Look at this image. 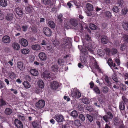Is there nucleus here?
I'll use <instances>...</instances> for the list:
<instances>
[{"label": "nucleus", "instance_id": "nucleus-1", "mask_svg": "<svg viewBox=\"0 0 128 128\" xmlns=\"http://www.w3.org/2000/svg\"><path fill=\"white\" fill-rule=\"evenodd\" d=\"M87 43V44L85 45V54L89 56H91V54L93 52V46L90 42H88Z\"/></svg>", "mask_w": 128, "mask_h": 128}, {"label": "nucleus", "instance_id": "nucleus-2", "mask_svg": "<svg viewBox=\"0 0 128 128\" xmlns=\"http://www.w3.org/2000/svg\"><path fill=\"white\" fill-rule=\"evenodd\" d=\"M42 78L46 81H49L53 80L54 78L50 74H46L44 72H43L41 74Z\"/></svg>", "mask_w": 128, "mask_h": 128}, {"label": "nucleus", "instance_id": "nucleus-3", "mask_svg": "<svg viewBox=\"0 0 128 128\" xmlns=\"http://www.w3.org/2000/svg\"><path fill=\"white\" fill-rule=\"evenodd\" d=\"M45 104V101L43 100H41L36 102L35 106L37 108L40 109L44 107Z\"/></svg>", "mask_w": 128, "mask_h": 128}, {"label": "nucleus", "instance_id": "nucleus-4", "mask_svg": "<svg viewBox=\"0 0 128 128\" xmlns=\"http://www.w3.org/2000/svg\"><path fill=\"white\" fill-rule=\"evenodd\" d=\"M5 18L7 20L12 22H14L15 20L14 15L12 13H8L6 16Z\"/></svg>", "mask_w": 128, "mask_h": 128}, {"label": "nucleus", "instance_id": "nucleus-5", "mask_svg": "<svg viewBox=\"0 0 128 128\" xmlns=\"http://www.w3.org/2000/svg\"><path fill=\"white\" fill-rule=\"evenodd\" d=\"M54 118L58 122H63L64 121H65L63 116L60 114H56L54 116Z\"/></svg>", "mask_w": 128, "mask_h": 128}, {"label": "nucleus", "instance_id": "nucleus-6", "mask_svg": "<svg viewBox=\"0 0 128 128\" xmlns=\"http://www.w3.org/2000/svg\"><path fill=\"white\" fill-rule=\"evenodd\" d=\"M106 114V115L104 116L102 118L106 122H107L108 119H112L113 116L112 113L110 112H107Z\"/></svg>", "mask_w": 128, "mask_h": 128}, {"label": "nucleus", "instance_id": "nucleus-7", "mask_svg": "<svg viewBox=\"0 0 128 128\" xmlns=\"http://www.w3.org/2000/svg\"><path fill=\"white\" fill-rule=\"evenodd\" d=\"M71 95L73 97H76L78 98L80 97L81 94L78 90H76V89L75 88L74 91L71 94Z\"/></svg>", "mask_w": 128, "mask_h": 128}, {"label": "nucleus", "instance_id": "nucleus-8", "mask_svg": "<svg viewBox=\"0 0 128 128\" xmlns=\"http://www.w3.org/2000/svg\"><path fill=\"white\" fill-rule=\"evenodd\" d=\"M59 86V84L56 81H53L50 82V87L53 90H56Z\"/></svg>", "mask_w": 128, "mask_h": 128}, {"label": "nucleus", "instance_id": "nucleus-9", "mask_svg": "<svg viewBox=\"0 0 128 128\" xmlns=\"http://www.w3.org/2000/svg\"><path fill=\"white\" fill-rule=\"evenodd\" d=\"M80 58L82 62L85 65H87L88 62L87 60L89 58L88 56L85 55H84L83 56H80Z\"/></svg>", "mask_w": 128, "mask_h": 128}, {"label": "nucleus", "instance_id": "nucleus-10", "mask_svg": "<svg viewBox=\"0 0 128 128\" xmlns=\"http://www.w3.org/2000/svg\"><path fill=\"white\" fill-rule=\"evenodd\" d=\"M14 123L18 128H23V125L21 122L18 119H15Z\"/></svg>", "mask_w": 128, "mask_h": 128}, {"label": "nucleus", "instance_id": "nucleus-11", "mask_svg": "<svg viewBox=\"0 0 128 128\" xmlns=\"http://www.w3.org/2000/svg\"><path fill=\"white\" fill-rule=\"evenodd\" d=\"M39 58L41 61H44L47 59V56L45 53L43 52H40L38 54Z\"/></svg>", "mask_w": 128, "mask_h": 128}, {"label": "nucleus", "instance_id": "nucleus-12", "mask_svg": "<svg viewBox=\"0 0 128 128\" xmlns=\"http://www.w3.org/2000/svg\"><path fill=\"white\" fill-rule=\"evenodd\" d=\"M2 40L3 43L6 44H9L10 41V37L7 36H4L2 39Z\"/></svg>", "mask_w": 128, "mask_h": 128}, {"label": "nucleus", "instance_id": "nucleus-13", "mask_svg": "<svg viewBox=\"0 0 128 128\" xmlns=\"http://www.w3.org/2000/svg\"><path fill=\"white\" fill-rule=\"evenodd\" d=\"M113 121L114 124L117 126H118L120 123L122 122L118 116L114 117L113 119Z\"/></svg>", "mask_w": 128, "mask_h": 128}, {"label": "nucleus", "instance_id": "nucleus-14", "mask_svg": "<svg viewBox=\"0 0 128 128\" xmlns=\"http://www.w3.org/2000/svg\"><path fill=\"white\" fill-rule=\"evenodd\" d=\"M25 10L26 13L28 14L32 13L34 10L32 6L31 5H29L26 7L25 8Z\"/></svg>", "mask_w": 128, "mask_h": 128}, {"label": "nucleus", "instance_id": "nucleus-15", "mask_svg": "<svg viewBox=\"0 0 128 128\" xmlns=\"http://www.w3.org/2000/svg\"><path fill=\"white\" fill-rule=\"evenodd\" d=\"M62 45L65 46L68 45L70 42V40L67 38H63L62 40Z\"/></svg>", "mask_w": 128, "mask_h": 128}, {"label": "nucleus", "instance_id": "nucleus-16", "mask_svg": "<svg viewBox=\"0 0 128 128\" xmlns=\"http://www.w3.org/2000/svg\"><path fill=\"white\" fill-rule=\"evenodd\" d=\"M14 10L17 14L20 17H22L23 14V11L21 8H17L15 9Z\"/></svg>", "mask_w": 128, "mask_h": 128}, {"label": "nucleus", "instance_id": "nucleus-17", "mask_svg": "<svg viewBox=\"0 0 128 128\" xmlns=\"http://www.w3.org/2000/svg\"><path fill=\"white\" fill-rule=\"evenodd\" d=\"M19 43L21 45L24 46L26 47L28 44V42L26 39L22 38L19 41Z\"/></svg>", "mask_w": 128, "mask_h": 128}, {"label": "nucleus", "instance_id": "nucleus-18", "mask_svg": "<svg viewBox=\"0 0 128 128\" xmlns=\"http://www.w3.org/2000/svg\"><path fill=\"white\" fill-rule=\"evenodd\" d=\"M125 3L123 0H118L116 4L119 7L122 8L125 4Z\"/></svg>", "mask_w": 128, "mask_h": 128}, {"label": "nucleus", "instance_id": "nucleus-19", "mask_svg": "<svg viewBox=\"0 0 128 128\" xmlns=\"http://www.w3.org/2000/svg\"><path fill=\"white\" fill-rule=\"evenodd\" d=\"M18 67L21 70H23L25 68L23 63L21 62H18L17 63Z\"/></svg>", "mask_w": 128, "mask_h": 128}, {"label": "nucleus", "instance_id": "nucleus-20", "mask_svg": "<svg viewBox=\"0 0 128 128\" xmlns=\"http://www.w3.org/2000/svg\"><path fill=\"white\" fill-rule=\"evenodd\" d=\"M71 24L74 27L77 26L78 24V21L75 19H71L70 21Z\"/></svg>", "mask_w": 128, "mask_h": 128}, {"label": "nucleus", "instance_id": "nucleus-21", "mask_svg": "<svg viewBox=\"0 0 128 128\" xmlns=\"http://www.w3.org/2000/svg\"><path fill=\"white\" fill-rule=\"evenodd\" d=\"M84 24H83L81 26L80 28L81 31H83V30H84V31L86 32H90V30L88 26H86L84 27Z\"/></svg>", "mask_w": 128, "mask_h": 128}, {"label": "nucleus", "instance_id": "nucleus-22", "mask_svg": "<svg viewBox=\"0 0 128 128\" xmlns=\"http://www.w3.org/2000/svg\"><path fill=\"white\" fill-rule=\"evenodd\" d=\"M12 47L13 48L16 50H18L20 48V44L16 42H14L12 44Z\"/></svg>", "mask_w": 128, "mask_h": 128}, {"label": "nucleus", "instance_id": "nucleus-23", "mask_svg": "<svg viewBox=\"0 0 128 128\" xmlns=\"http://www.w3.org/2000/svg\"><path fill=\"white\" fill-rule=\"evenodd\" d=\"M30 72L32 75L34 76H36L38 74V71L35 69H32L30 70Z\"/></svg>", "mask_w": 128, "mask_h": 128}, {"label": "nucleus", "instance_id": "nucleus-24", "mask_svg": "<svg viewBox=\"0 0 128 128\" xmlns=\"http://www.w3.org/2000/svg\"><path fill=\"white\" fill-rule=\"evenodd\" d=\"M52 70L56 73L58 72L59 70V68L57 65L54 64L52 65L51 67Z\"/></svg>", "mask_w": 128, "mask_h": 128}, {"label": "nucleus", "instance_id": "nucleus-25", "mask_svg": "<svg viewBox=\"0 0 128 128\" xmlns=\"http://www.w3.org/2000/svg\"><path fill=\"white\" fill-rule=\"evenodd\" d=\"M38 85L39 88H43L44 86V84L43 81L41 80H38Z\"/></svg>", "mask_w": 128, "mask_h": 128}, {"label": "nucleus", "instance_id": "nucleus-26", "mask_svg": "<svg viewBox=\"0 0 128 128\" xmlns=\"http://www.w3.org/2000/svg\"><path fill=\"white\" fill-rule=\"evenodd\" d=\"M122 26L124 29L126 30H128V22L125 21H123Z\"/></svg>", "mask_w": 128, "mask_h": 128}, {"label": "nucleus", "instance_id": "nucleus-27", "mask_svg": "<svg viewBox=\"0 0 128 128\" xmlns=\"http://www.w3.org/2000/svg\"><path fill=\"white\" fill-rule=\"evenodd\" d=\"M8 4L7 0H0V5L3 7H5Z\"/></svg>", "mask_w": 128, "mask_h": 128}, {"label": "nucleus", "instance_id": "nucleus-28", "mask_svg": "<svg viewBox=\"0 0 128 128\" xmlns=\"http://www.w3.org/2000/svg\"><path fill=\"white\" fill-rule=\"evenodd\" d=\"M12 112V110L9 108H6L4 111V113L6 115L10 114Z\"/></svg>", "mask_w": 128, "mask_h": 128}, {"label": "nucleus", "instance_id": "nucleus-29", "mask_svg": "<svg viewBox=\"0 0 128 128\" xmlns=\"http://www.w3.org/2000/svg\"><path fill=\"white\" fill-rule=\"evenodd\" d=\"M32 48L34 50H38L40 49V47L38 44L33 45L32 46Z\"/></svg>", "mask_w": 128, "mask_h": 128}, {"label": "nucleus", "instance_id": "nucleus-30", "mask_svg": "<svg viewBox=\"0 0 128 128\" xmlns=\"http://www.w3.org/2000/svg\"><path fill=\"white\" fill-rule=\"evenodd\" d=\"M120 46V48L121 50H125L126 48V44L125 43L121 44Z\"/></svg>", "mask_w": 128, "mask_h": 128}, {"label": "nucleus", "instance_id": "nucleus-31", "mask_svg": "<svg viewBox=\"0 0 128 128\" xmlns=\"http://www.w3.org/2000/svg\"><path fill=\"white\" fill-rule=\"evenodd\" d=\"M23 85L25 88H28L30 87V83L27 81H24L23 83Z\"/></svg>", "mask_w": 128, "mask_h": 128}, {"label": "nucleus", "instance_id": "nucleus-32", "mask_svg": "<svg viewBox=\"0 0 128 128\" xmlns=\"http://www.w3.org/2000/svg\"><path fill=\"white\" fill-rule=\"evenodd\" d=\"M86 6L87 9L89 11H92L93 10V6L90 4H87Z\"/></svg>", "mask_w": 128, "mask_h": 128}, {"label": "nucleus", "instance_id": "nucleus-33", "mask_svg": "<svg viewBox=\"0 0 128 128\" xmlns=\"http://www.w3.org/2000/svg\"><path fill=\"white\" fill-rule=\"evenodd\" d=\"M32 124L34 128H38L39 123L37 121H34L32 123Z\"/></svg>", "mask_w": 128, "mask_h": 128}, {"label": "nucleus", "instance_id": "nucleus-34", "mask_svg": "<svg viewBox=\"0 0 128 128\" xmlns=\"http://www.w3.org/2000/svg\"><path fill=\"white\" fill-rule=\"evenodd\" d=\"M52 43L56 47L58 46L60 44V42L56 40L52 41Z\"/></svg>", "mask_w": 128, "mask_h": 128}, {"label": "nucleus", "instance_id": "nucleus-35", "mask_svg": "<svg viewBox=\"0 0 128 128\" xmlns=\"http://www.w3.org/2000/svg\"><path fill=\"white\" fill-rule=\"evenodd\" d=\"M90 28L92 30H96L98 27L96 25L93 24H90L89 25Z\"/></svg>", "mask_w": 128, "mask_h": 128}, {"label": "nucleus", "instance_id": "nucleus-36", "mask_svg": "<svg viewBox=\"0 0 128 128\" xmlns=\"http://www.w3.org/2000/svg\"><path fill=\"white\" fill-rule=\"evenodd\" d=\"M30 52L28 48L23 49L21 50V53L24 54H28Z\"/></svg>", "mask_w": 128, "mask_h": 128}, {"label": "nucleus", "instance_id": "nucleus-37", "mask_svg": "<svg viewBox=\"0 0 128 128\" xmlns=\"http://www.w3.org/2000/svg\"><path fill=\"white\" fill-rule=\"evenodd\" d=\"M70 114L74 118H76L78 116L77 111L76 110H74L72 112L70 113Z\"/></svg>", "mask_w": 128, "mask_h": 128}, {"label": "nucleus", "instance_id": "nucleus-38", "mask_svg": "<svg viewBox=\"0 0 128 128\" xmlns=\"http://www.w3.org/2000/svg\"><path fill=\"white\" fill-rule=\"evenodd\" d=\"M101 41L102 44H106L108 43V40L106 37H105L101 38Z\"/></svg>", "mask_w": 128, "mask_h": 128}, {"label": "nucleus", "instance_id": "nucleus-39", "mask_svg": "<svg viewBox=\"0 0 128 128\" xmlns=\"http://www.w3.org/2000/svg\"><path fill=\"white\" fill-rule=\"evenodd\" d=\"M48 24L49 26L52 28H54L56 26L54 23L52 21L50 20L48 22Z\"/></svg>", "mask_w": 128, "mask_h": 128}, {"label": "nucleus", "instance_id": "nucleus-40", "mask_svg": "<svg viewBox=\"0 0 128 128\" xmlns=\"http://www.w3.org/2000/svg\"><path fill=\"white\" fill-rule=\"evenodd\" d=\"M93 90L98 94H100V90L97 86H94Z\"/></svg>", "mask_w": 128, "mask_h": 128}, {"label": "nucleus", "instance_id": "nucleus-41", "mask_svg": "<svg viewBox=\"0 0 128 128\" xmlns=\"http://www.w3.org/2000/svg\"><path fill=\"white\" fill-rule=\"evenodd\" d=\"M86 117L89 121L90 122H92L93 120L92 116L89 114H87L86 115Z\"/></svg>", "mask_w": 128, "mask_h": 128}, {"label": "nucleus", "instance_id": "nucleus-42", "mask_svg": "<svg viewBox=\"0 0 128 128\" xmlns=\"http://www.w3.org/2000/svg\"><path fill=\"white\" fill-rule=\"evenodd\" d=\"M57 62L59 65L63 66L64 62V60L60 58L58 60Z\"/></svg>", "mask_w": 128, "mask_h": 128}, {"label": "nucleus", "instance_id": "nucleus-43", "mask_svg": "<svg viewBox=\"0 0 128 128\" xmlns=\"http://www.w3.org/2000/svg\"><path fill=\"white\" fill-rule=\"evenodd\" d=\"M128 11V8H124L122 9L121 11L122 14L124 15H126Z\"/></svg>", "mask_w": 128, "mask_h": 128}, {"label": "nucleus", "instance_id": "nucleus-44", "mask_svg": "<svg viewBox=\"0 0 128 128\" xmlns=\"http://www.w3.org/2000/svg\"><path fill=\"white\" fill-rule=\"evenodd\" d=\"M112 10L114 12L117 13L119 12V9L118 7L116 6H114L112 8Z\"/></svg>", "mask_w": 128, "mask_h": 128}, {"label": "nucleus", "instance_id": "nucleus-45", "mask_svg": "<svg viewBox=\"0 0 128 128\" xmlns=\"http://www.w3.org/2000/svg\"><path fill=\"white\" fill-rule=\"evenodd\" d=\"M119 107L120 109L122 110H124L125 108V106L124 102L122 101L120 102L119 105Z\"/></svg>", "mask_w": 128, "mask_h": 128}, {"label": "nucleus", "instance_id": "nucleus-46", "mask_svg": "<svg viewBox=\"0 0 128 128\" xmlns=\"http://www.w3.org/2000/svg\"><path fill=\"white\" fill-rule=\"evenodd\" d=\"M82 102L86 104H88L90 103L89 100L86 98H84L82 100Z\"/></svg>", "mask_w": 128, "mask_h": 128}, {"label": "nucleus", "instance_id": "nucleus-47", "mask_svg": "<svg viewBox=\"0 0 128 128\" xmlns=\"http://www.w3.org/2000/svg\"><path fill=\"white\" fill-rule=\"evenodd\" d=\"M106 82L109 86H110L111 85V83L109 81V79L107 76H106L105 78Z\"/></svg>", "mask_w": 128, "mask_h": 128}, {"label": "nucleus", "instance_id": "nucleus-48", "mask_svg": "<svg viewBox=\"0 0 128 128\" xmlns=\"http://www.w3.org/2000/svg\"><path fill=\"white\" fill-rule=\"evenodd\" d=\"M122 38L124 39V40L126 42L128 43V35L124 34L123 35Z\"/></svg>", "mask_w": 128, "mask_h": 128}, {"label": "nucleus", "instance_id": "nucleus-49", "mask_svg": "<svg viewBox=\"0 0 128 128\" xmlns=\"http://www.w3.org/2000/svg\"><path fill=\"white\" fill-rule=\"evenodd\" d=\"M64 26L67 29H69L70 28V24H69L68 22H66V21L64 23Z\"/></svg>", "mask_w": 128, "mask_h": 128}, {"label": "nucleus", "instance_id": "nucleus-50", "mask_svg": "<svg viewBox=\"0 0 128 128\" xmlns=\"http://www.w3.org/2000/svg\"><path fill=\"white\" fill-rule=\"evenodd\" d=\"M104 14L106 17L108 18H110L112 16L111 13L110 11H108L106 12Z\"/></svg>", "mask_w": 128, "mask_h": 128}, {"label": "nucleus", "instance_id": "nucleus-51", "mask_svg": "<svg viewBox=\"0 0 128 128\" xmlns=\"http://www.w3.org/2000/svg\"><path fill=\"white\" fill-rule=\"evenodd\" d=\"M74 2V4L77 6L76 7V8H80V4L78 0Z\"/></svg>", "mask_w": 128, "mask_h": 128}, {"label": "nucleus", "instance_id": "nucleus-52", "mask_svg": "<svg viewBox=\"0 0 128 128\" xmlns=\"http://www.w3.org/2000/svg\"><path fill=\"white\" fill-rule=\"evenodd\" d=\"M118 52L117 50L115 48H112V49L110 52L112 55H114L116 54Z\"/></svg>", "mask_w": 128, "mask_h": 128}, {"label": "nucleus", "instance_id": "nucleus-53", "mask_svg": "<svg viewBox=\"0 0 128 128\" xmlns=\"http://www.w3.org/2000/svg\"><path fill=\"white\" fill-rule=\"evenodd\" d=\"M97 54L100 56H102L104 55L103 50L101 49H98L97 50Z\"/></svg>", "mask_w": 128, "mask_h": 128}, {"label": "nucleus", "instance_id": "nucleus-54", "mask_svg": "<svg viewBox=\"0 0 128 128\" xmlns=\"http://www.w3.org/2000/svg\"><path fill=\"white\" fill-rule=\"evenodd\" d=\"M74 124L77 126H80L81 125V124L79 120H77L74 121Z\"/></svg>", "mask_w": 128, "mask_h": 128}, {"label": "nucleus", "instance_id": "nucleus-55", "mask_svg": "<svg viewBox=\"0 0 128 128\" xmlns=\"http://www.w3.org/2000/svg\"><path fill=\"white\" fill-rule=\"evenodd\" d=\"M42 1L45 5H49L51 2L50 0H42Z\"/></svg>", "mask_w": 128, "mask_h": 128}, {"label": "nucleus", "instance_id": "nucleus-56", "mask_svg": "<svg viewBox=\"0 0 128 128\" xmlns=\"http://www.w3.org/2000/svg\"><path fill=\"white\" fill-rule=\"evenodd\" d=\"M62 15H60L57 16L58 21L60 22H62L63 21L62 19Z\"/></svg>", "mask_w": 128, "mask_h": 128}, {"label": "nucleus", "instance_id": "nucleus-57", "mask_svg": "<svg viewBox=\"0 0 128 128\" xmlns=\"http://www.w3.org/2000/svg\"><path fill=\"white\" fill-rule=\"evenodd\" d=\"M43 32H51L50 30L48 27H44L43 29Z\"/></svg>", "mask_w": 128, "mask_h": 128}, {"label": "nucleus", "instance_id": "nucleus-58", "mask_svg": "<svg viewBox=\"0 0 128 128\" xmlns=\"http://www.w3.org/2000/svg\"><path fill=\"white\" fill-rule=\"evenodd\" d=\"M6 104V103L5 101L2 99H0V106L5 105Z\"/></svg>", "mask_w": 128, "mask_h": 128}, {"label": "nucleus", "instance_id": "nucleus-59", "mask_svg": "<svg viewBox=\"0 0 128 128\" xmlns=\"http://www.w3.org/2000/svg\"><path fill=\"white\" fill-rule=\"evenodd\" d=\"M86 109L90 112H91L93 110V108L91 106H87L86 107Z\"/></svg>", "mask_w": 128, "mask_h": 128}, {"label": "nucleus", "instance_id": "nucleus-60", "mask_svg": "<svg viewBox=\"0 0 128 128\" xmlns=\"http://www.w3.org/2000/svg\"><path fill=\"white\" fill-rule=\"evenodd\" d=\"M85 105L83 104H79L78 108L80 110H83L84 108V107Z\"/></svg>", "mask_w": 128, "mask_h": 128}, {"label": "nucleus", "instance_id": "nucleus-61", "mask_svg": "<svg viewBox=\"0 0 128 128\" xmlns=\"http://www.w3.org/2000/svg\"><path fill=\"white\" fill-rule=\"evenodd\" d=\"M85 38L86 40L88 41L90 40V37L89 35L86 33L85 35Z\"/></svg>", "mask_w": 128, "mask_h": 128}, {"label": "nucleus", "instance_id": "nucleus-62", "mask_svg": "<svg viewBox=\"0 0 128 128\" xmlns=\"http://www.w3.org/2000/svg\"><path fill=\"white\" fill-rule=\"evenodd\" d=\"M120 88L121 90L123 91H124L126 90V86L122 84L120 85Z\"/></svg>", "mask_w": 128, "mask_h": 128}, {"label": "nucleus", "instance_id": "nucleus-63", "mask_svg": "<svg viewBox=\"0 0 128 128\" xmlns=\"http://www.w3.org/2000/svg\"><path fill=\"white\" fill-rule=\"evenodd\" d=\"M79 118L81 120L82 122L84 121L85 120L84 116L82 114H80L79 116Z\"/></svg>", "mask_w": 128, "mask_h": 128}, {"label": "nucleus", "instance_id": "nucleus-64", "mask_svg": "<svg viewBox=\"0 0 128 128\" xmlns=\"http://www.w3.org/2000/svg\"><path fill=\"white\" fill-rule=\"evenodd\" d=\"M108 65L110 67L113 66V62L112 60L110 58H109L108 62Z\"/></svg>", "mask_w": 128, "mask_h": 128}]
</instances>
